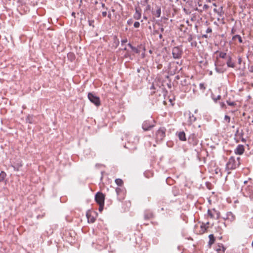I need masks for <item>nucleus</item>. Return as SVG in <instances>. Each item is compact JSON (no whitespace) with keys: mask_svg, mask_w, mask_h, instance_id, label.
Here are the masks:
<instances>
[{"mask_svg":"<svg viewBox=\"0 0 253 253\" xmlns=\"http://www.w3.org/2000/svg\"><path fill=\"white\" fill-rule=\"evenodd\" d=\"M240 158L239 157H238L236 160L234 157L231 156L230 157L225 167V170L228 171V174L230 173V172L229 171V170L234 169L240 166Z\"/></svg>","mask_w":253,"mask_h":253,"instance_id":"nucleus-1","label":"nucleus"},{"mask_svg":"<svg viewBox=\"0 0 253 253\" xmlns=\"http://www.w3.org/2000/svg\"><path fill=\"white\" fill-rule=\"evenodd\" d=\"M166 129L164 127H161L156 132V140L157 142L161 141L166 136Z\"/></svg>","mask_w":253,"mask_h":253,"instance_id":"nucleus-2","label":"nucleus"},{"mask_svg":"<svg viewBox=\"0 0 253 253\" xmlns=\"http://www.w3.org/2000/svg\"><path fill=\"white\" fill-rule=\"evenodd\" d=\"M155 126V122L153 121H145L142 125V128L144 131H148L151 130Z\"/></svg>","mask_w":253,"mask_h":253,"instance_id":"nucleus-3","label":"nucleus"},{"mask_svg":"<svg viewBox=\"0 0 253 253\" xmlns=\"http://www.w3.org/2000/svg\"><path fill=\"white\" fill-rule=\"evenodd\" d=\"M182 49L179 46H175L172 48V54L174 59H179L181 58L182 54Z\"/></svg>","mask_w":253,"mask_h":253,"instance_id":"nucleus-4","label":"nucleus"},{"mask_svg":"<svg viewBox=\"0 0 253 253\" xmlns=\"http://www.w3.org/2000/svg\"><path fill=\"white\" fill-rule=\"evenodd\" d=\"M88 98L89 101L93 103L95 105L98 106L100 104V100L99 97L95 95L92 93H88Z\"/></svg>","mask_w":253,"mask_h":253,"instance_id":"nucleus-5","label":"nucleus"},{"mask_svg":"<svg viewBox=\"0 0 253 253\" xmlns=\"http://www.w3.org/2000/svg\"><path fill=\"white\" fill-rule=\"evenodd\" d=\"M188 141L193 145H196L199 142L197 134L195 133L191 134L188 137Z\"/></svg>","mask_w":253,"mask_h":253,"instance_id":"nucleus-6","label":"nucleus"},{"mask_svg":"<svg viewBox=\"0 0 253 253\" xmlns=\"http://www.w3.org/2000/svg\"><path fill=\"white\" fill-rule=\"evenodd\" d=\"M95 200L98 204H104L105 196L101 192H97L95 196Z\"/></svg>","mask_w":253,"mask_h":253,"instance_id":"nucleus-7","label":"nucleus"},{"mask_svg":"<svg viewBox=\"0 0 253 253\" xmlns=\"http://www.w3.org/2000/svg\"><path fill=\"white\" fill-rule=\"evenodd\" d=\"M116 192L118 195V199L119 200L124 199L125 192L124 189L121 187H117L116 188Z\"/></svg>","mask_w":253,"mask_h":253,"instance_id":"nucleus-8","label":"nucleus"},{"mask_svg":"<svg viewBox=\"0 0 253 253\" xmlns=\"http://www.w3.org/2000/svg\"><path fill=\"white\" fill-rule=\"evenodd\" d=\"M245 151L244 146L243 145L239 144L237 146L236 148L234 150V153L236 155H242Z\"/></svg>","mask_w":253,"mask_h":253,"instance_id":"nucleus-9","label":"nucleus"},{"mask_svg":"<svg viewBox=\"0 0 253 253\" xmlns=\"http://www.w3.org/2000/svg\"><path fill=\"white\" fill-rule=\"evenodd\" d=\"M135 13L133 15V17L135 19L139 20L141 17V13L140 8L136 7Z\"/></svg>","mask_w":253,"mask_h":253,"instance_id":"nucleus-10","label":"nucleus"},{"mask_svg":"<svg viewBox=\"0 0 253 253\" xmlns=\"http://www.w3.org/2000/svg\"><path fill=\"white\" fill-rule=\"evenodd\" d=\"M227 61L226 62V64L227 67H230V68H234L235 65L234 62L232 61V57L230 55H228V57L227 58Z\"/></svg>","mask_w":253,"mask_h":253,"instance_id":"nucleus-11","label":"nucleus"},{"mask_svg":"<svg viewBox=\"0 0 253 253\" xmlns=\"http://www.w3.org/2000/svg\"><path fill=\"white\" fill-rule=\"evenodd\" d=\"M213 11L217 13L219 17H222L224 14L222 6H220L218 8H214Z\"/></svg>","mask_w":253,"mask_h":253,"instance_id":"nucleus-12","label":"nucleus"},{"mask_svg":"<svg viewBox=\"0 0 253 253\" xmlns=\"http://www.w3.org/2000/svg\"><path fill=\"white\" fill-rule=\"evenodd\" d=\"M213 211L216 213V216L215 217V215L210 210H208V214L211 218H216L217 219L219 216V212H217L214 209L213 210Z\"/></svg>","mask_w":253,"mask_h":253,"instance_id":"nucleus-13","label":"nucleus"},{"mask_svg":"<svg viewBox=\"0 0 253 253\" xmlns=\"http://www.w3.org/2000/svg\"><path fill=\"white\" fill-rule=\"evenodd\" d=\"M178 136L180 140L186 141V138L185 133L184 131H180L178 133Z\"/></svg>","mask_w":253,"mask_h":253,"instance_id":"nucleus-14","label":"nucleus"},{"mask_svg":"<svg viewBox=\"0 0 253 253\" xmlns=\"http://www.w3.org/2000/svg\"><path fill=\"white\" fill-rule=\"evenodd\" d=\"M188 116H189L188 122L190 124H191L192 123L194 122L196 120V118L191 112H189Z\"/></svg>","mask_w":253,"mask_h":253,"instance_id":"nucleus-15","label":"nucleus"},{"mask_svg":"<svg viewBox=\"0 0 253 253\" xmlns=\"http://www.w3.org/2000/svg\"><path fill=\"white\" fill-rule=\"evenodd\" d=\"M237 40L240 43L243 42L242 37L239 35H236L232 37V40L236 41Z\"/></svg>","mask_w":253,"mask_h":253,"instance_id":"nucleus-16","label":"nucleus"},{"mask_svg":"<svg viewBox=\"0 0 253 253\" xmlns=\"http://www.w3.org/2000/svg\"><path fill=\"white\" fill-rule=\"evenodd\" d=\"M214 173L218 175L219 177L222 176V172L221 170L219 168H216L214 170Z\"/></svg>","mask_w":253,"mask_h":253,"instance_id":"nucleus-17","label":"nucleus"},{"mask_svg":"<svg viewBox=\"0 0 253 253\" xmlns=\"http://www.w3.org/2000/svg\"><path fill=\"white\" fill-rule=\"evenodd\" d=\"M209 244L210 245H211V244H213L214 240H215L214 237L213 235V234L209 235Z\"/></svg>","mask_w":253,"mask_h":253,"instance_id":"nucleus-18","label":"nucleus"},{"mask_svg":"<svg viewBox=\"0 0 253 253\" xmlns=\"http://www.w3.org/2000/svg\"><path fill=\"white\" fill-rule=\"evenodd\" d=\"M86 217L87 218V219H88V222H90L91 223H93L95 220V219L93 217H91L88 213H86Z\"/></svg>","mask_w":253,"mask_h":253,"instance_id":"nucleus-19","label":"nucleus"},{"mask_svg":"<svg viewBox=\"0 0 253 253\" xmlns=\"http://www.w3.org/2000/svg\"><path fill=\"white\" fill-rule=\"evenodd\" d=\"M219 57L223 59H226L227 58L228 55L225 52H220L219 54Z\"/></svg>","mask_w":253,"mask_h":253,"instance_id":"nucleus-20","label":"nucleus"},{"mask_svg":"<svg viewBox=\"0 0 253 253\" xmlns=\"http://www.w3.org/2000/svg\"><path fill=\"white\" fill-rule=\"evenodd\" d=\"M5 176L6 173L3 171H1L0 173V181H3L5 179Z\"/></svg>","mask_w":253,"mask_h":253,"instance_id":"nucleus-21","label":"nucleus"},{"mask_svg":"<svg viewBox=\"0 0 253 253\" xmlns=\"http://www.w3.org/2000/svg\"><path fill=\"white\" fill-rule=\"evenodd\" d=\"M115 183H116L117 185H118V186H122L123 184V180L121 179H120V178H117L115 180Z\"/></svg>","mask_w":253,"mask_h":253,"instance_id":"nucleus-22","label":"nucleus"},{"mask_svg":"<svg viewBox=\"0 0 253 253\" xmlns=\"http://www.w3.org/2000/svg\"><path fill=\"white\" fill-rule=\"evenodd\" d=\"M227 218L230 220H233L234 219V216L231 212H229L227 214Z\"/></svg>","mask_w":253,"mask_h":253,"instance_id":"nucleus-23","label":"nucleus"},{"mask_svg":"<svg viewBox=\"0 0 253 253\" xmlns=\"http://www.w3.org/2000/svg\"><path fill=\"white\" fill-rule=\"evenodd\" d=\"M161 14V7H159V8L156 10V16L157 18H159V17H160Z\"/></svg>","mask_w":253,"mask_h":253,"instance_id":"nucleus-24","label":"nucleus"},{"mask_svg":"<svg viewBox=\"0 0 253 253\" xmlns=\"http://www.w3.org/2000/svg\"><path fill=\"white\" fill-rule=\"evenodd\" d=\"M153 215L152 213L149 212L148 213H145L144 215V218L145 219H150L151 218L153 217Z\"/></svg>","mask_w":253,"mask_h":253,"instance_id":"nucleus-25","label":"nucleus"},{"mask_svg":"<svg viewBox=\"0 0 253 253\" xmlns=\"http://www.w3.org/2000/svg\"><path fill=\"white\" fill-rule=\"evenodd\" d=\"M135 53H139L140 50L138 48L133 46V47L131 49Z\"/></svg>","mask_w":253,"mask_h":253,"instance_id":"nucleus-26","label":"nucleus"},{"mask_svg":"<svg viewBox=\"0 0 253 253\" xmlns=\"http://www.w3.org/2000/svg\"><path fill=\"white\" fill-rule=\"evenodd\" d=\"M183 11L184 12L185 14L186 15H189L191 13L190 10L188 9H186V8H183Z\"/></svg>","mask_w":253,"mask_h":253,"instance_id":"nucleus-27","label":"nucleus"},{"mask_svg":"<svg viewBox=\"0 0 253 253\" xmlns=\"http://www.w3.org/2000/svg\"><path fill=\"white\" fill-rule=\"evenodd\" d=\"M224 120L227 123H229L230 121V117L228 115H225L224 116Z\"/></svg>","mask_w":253,"mask_h":253,"instance_id":"nucleus-28","label":"nucleus"},{"mask_svg":"<svg viewBox=\"0 0 253 253\" xmlns=\"http://www.w3.org/2000/svg\"><path fill=\"white\" fill-rule=\"evenodd\" d=\"M104 204H99V207L98 210L100 212H101L102 211L104 208Z\"/></svg>","mask_w":253,"mask_h":253,"instance_id":"nucleus-29","label":"nucleus"},{"mask_svg":"<svg viewBox=\"0 0 253 253\" xmlns=\"http://www.w3.org/2000/svg\"><path fill=\"white\" fill-rule=\"evenodd\" d=\"M227 103L228 105L231 106H234L236 105V103L234 102H230L229 101H227Z\"/></svg>","mask_w":253,"mask_h":253,"instance_id":"nucleus-30","label":"nucleus"},{"mask_svg":"<svg viewBox=\"0 0 253 253\" xmlns=\"http://www.w3.org/2000/svg\"><path fill=\"white\" fill-rule=\"evenodd\" d=\"M199 86H200V88L201 89H203V90H204V89H205V88H206V87H205V84H203V83H200V85H199Z\"/></svg>","mask_w":253,"mask_h":253,"instance_id":"nucleus-31","label":"nucleus"},{"mask_svg":"<svg viewBox=\"0 0 253 253\" xmlns=\"http://www.w3.org/2000/svg\"><path fill=\"white\" fill-rule=\"evenodd\" d=\"M135 28H138L140 26V23L139 22H135L133 25Z\"/></svg>","mask_w":253,"mask_h":253,"instance_id":"nucleus-32","label":"nucleus"},{"mask_svg":"<svg viewBox=\"0 0 253 253\" xmlns=\"http://www.w3.org/2000/svg\"><path fill=\"white\" fill-rule=\"evenodd\" d=\"M127 42V40L126 38H125L121 40V44L123 45L124 44L126 43Z\"/></svg>","mask_w":253,"mask_h":253,"instance_id":"nucleus-33","label":"nucleus"},{"mask_svg":"<svg viewBox=\"0 0 253 253\" xmlns=\"http://www.w3.org/2000/svg\"><path fill=\"white\" fill-rule=\"evenodd\" d=\"M221 96L220 95H217L216 98H212V99L214 100L215 102H216L217 100H219Z\"/></svg>","mask_w":253,"mask_h":253,"instance_id":"nucleus-34","label":"nucleus"},{"mask_svg":"<svg viewBox=\"0 0 253 253\" xmlns=\"http://www.w3.org/2000/svg\"><path fill=\"white\" fill-rule=\"evenodd\" d=\"M201 228L203 232H205L206 230L205 225H204L203 224L201 225Z\"/></svg>","mask_w":253,"mask_h":253,"instance_id":"nucleus-35","label":"nucleus"},{"mask_svg":"<svg viewBox=\"0 0 253 253\" xmlns=\"http://www.w3.org/2000/svg\"><path fill=\"white\" fill-rule=\"evenodd\" d=\"M221 17H219L217 18V20L218 21H221L222 22V23L223 24L224 23V18L222 17L221 18Z\"/></svg>","mask_w":253,"mask_h":253,"instance_id":"nucleus-36","label":"nucleus"},{"mask_svg":"<svg viewBox=\"0 0 253 253\" xmlns=\"http://www.w3.org/2000/svg\"><path fill=\"white\" fill-rule=\"evenodd\" d=\"M242 59L241 57L239 56V57H238V64H241V62H242Z\"/></svg>","mask_w":253,"mask_h":253,"instance_id":"nucleus-37","label":"nucleus"},{"mask_svg":"<svg viewBox=\"0 0 253 253\" xmlns=\"http://www.w3.org/2000/svg\"><path fill=\"white\" fill-rule=\"evenodd\" d=\"M215 70L218 73H222L223 72V71L221 70V69H220L217 67H215Z\"/></svg>","mask_w":253,"mask_h":253,"instance_id":"nucleus-38","label":"nucleus"},{"mask_svg":"<svg viewBox=\"0 0 253 253\" xmlns=\"http://www.w3.org/2000/svg\"><path fill=\"white\" fill-rule=\"evenodd\" d=\"M212 32V30L211 28L209 27L207 28V29L206 30V32L207 33H211Z\"/></svg>","mask_w":253,"mask_h":253,"instance_id":"nucleus-39","label":"nucleus"},{"mask_svg":"<svg viewBox=\"0 0 253 253\" xmlns=\"http://www.w3.org/2000/svg\"><path fill=\"white\" fill-rule=\"evenodd\" d=\"M125 57H128L129 59H131V57H130V55L129 54V53L127 52L125 55Z\"/></svg>","mask_w":253,"mask_h":253,"instance_id":"nucleus-40","label":"nucleus"},{"mask_svg":"<svg viewBox=\"0 0 253 253\" xmlns=\"http://www.w3.org/2000/svg\"><path fill=\"white\" fill-rule=\"evenodd\" d=\"M127 23L128 25H130L132 23V20L131 19H129L127 20Z\"/></svg>","mask_w":253,"mask_h":253,"instance_id":"nucleus-41","label":"nucleus"},{"mask_svg":"<svg viewBox=\"0 0 253 253\" xmlns=\"http://www.w3.org/2000/svg\"><path fill=\"white\" fill-rule=\"evenodd\" d=\"M160 32H161V33H163L164 31V28H163V27L162 26H161V27L160 28Z\"/></svg>","mask_w":253,"mask_h":253,"instance_id":"nucleus-42","label":"nucleus"},{"mask_svg":"<svg viewBox=\"0 0 253 253\" xmlns=\"http://www.w3.org/2000/svg\"><path fill=\"white\" fill-rule=\"evenodd\" d=\"M102 15L103 16V17H105L107 15V12L106 11H103L102 12Z\"/></svg>","mask_w":253,"mask_h":253,"instance_id":"nucleus-43","label":"nucleus"},{"mask_svg":"<svg viewBox=\"0 0 253 253\" xmlns=\"http://www.w3.org/2000/svg\"><path fill=\"white\" fill-rule=\"evenodd\" d=\"M159 37L160 39L162 40L163 41H164V39H163V35L162 33H160L159 35Z\"/></svg>","mask_w":253,"mask_h":253,"instance_id":"nucleus-44","label":"nucleus"},{"mask_svg":"<svg viewBox=\"0 0 253 253\" xmlns=\"http://www.w3.org/2000/svg\"><path fill=\"white\" fill-rule=\"evenodd\" d=\"M149 0H144L143 5H145L146 4H148Z\"/></svg>","mask_w":253,"mask_h":253,"instance_id":"nucleus-45","label":"nucleus"},{"mask_svg":"<svg viewBox=\"0 0 253 253\" xmlns=\"http://www.w3.org/2000/svg\"><path fill=\"white\" fill-rule=\"evenodd\" d=\"M209 7V6L207 4H204L203 6V9H207Z\"/></svg>","mask_w":253,"mask_h":253,"instance_id":"nucleus-46","label":"nucleus"},{"mask_svg":"<svg viewBox=\"0 0 253 253\" xmlns=\"http://www.w3.org/2000/svg\"><path fill=\"white\" fill-rule=\"evenodd\" d=\"M74 56V55L73 53H70L68 54V57H73Z\"/></svg>","mask_w":253,"mask_h":253,"instance_id":"nucleus-47","label":"nucleus"},{"mask_svg":"<svg viewBox=\"0 0 253 253\" xmlns=\"http://www.w3.org/2000/svg\"><path fill=\"white\" fill-rule=\"evenodd\" d=\"M220 106L222 108H224L225 105L223 102H220Z\"/></svg>","mask_w":253,"mask_h":253,"instance_id":"nucleus-48","label":"nucleus"},{"mask_svg":"<svg viewBox=\"0 0 253 253\" xmlns=\"http://www.w3.org/2000/svg\"><path fill=\"white\" fill-rule=\"evenodd\" d=\"M127 45L131 49L133 46L132 45V44L130 43H128L127 44Z\"/></svg>","mask_w":253,"mask_h":253,"instance_id":"nucleus-49","label":"nucleus"},{"mask_svg":"<svg viewBox=\"0 0 253 253\" xmlns=\"http://www.w3.org/2000/svg\"><path fill=\"white\" fill-rule=\"evenodd\" d=\"M127 45L131 49L133 46L132 45V44L130 43H128L127 44Z\"/></svg>","mask_w":253,"mask_h":253,"instance_id":"nucleus-50","label":"nucleus"},{"mask_svg":"<svg viewBox=\"0 0 253 253\" xmlns=\"http://www.w3.org/2000/svg\"><path fill=\"white\" fill-rule=\"evenodd\" d=\"M88 22H89V25L90 26H92V23H93V21H90V20H89V21H88Z\"/></svg>","mask_w":253,"mask_h":253,"instance_id":"nucleus-51","label":"nucleus"},{"mask_svg":"<svg viewBox=\"0 0 253 253\" xmlns=\"http://www.w3.org/2000/svg\"><path fill=\"white\" fill-rule=\"evenodd\" d=\"M191 40H192V37H191V36H190L188 38V40L189 42H190Z\"/></svg>","mask_w":253,"mask_h":253,"instance_id":"nucleus-52","label":"nucleus"},{"mask_svg":"<svg viewBox=\"0 0 253 253\" xmlns=\"http://www.w3.org/2000/svg\"><path fill=\"white\" fill-rule=\"evenodd\" d=\"M26 121H27V122H29V121H31V120H30L29 117H28V118H27Z\"/></svg>","mask_w":253,"mask_h":253,"instance_id":"nucleus-53","label":"nucleus"},{"mask_svg":"<svg viewBox=\"0 0 253 253\" xmlns=\"http://www.w3.org/2000/svg\"><path fill=\"white\" fill-rule=\"evenodd\" d=\"M250 71L252 72H253V67H251V69H250Z\"/></svg>","mask_w":253,"mask_h":253,"instance_id":"nucleus-54","label":"nucleus"},{"mask_svg":"<svg viewBox=\"0 0 253 253\" xmlns=\"http://www.w3.org/2000/svg\"><path fill=\"white\" fill-rule=\"evenodd\" d=\"M242 141L243 142H245V141H246V139H245V138H243L242 139Z\"/></svg>","mask_w":253,"mask_h":253,"instance_id":"nucleus-55","label":"nucleus"},{"mask_svg":"<svg viewBox=\"0 0 253 253\" xmlns=\"http://www.w3.org/2000/svg\"><path fill=\"white\" fill-rule=\"evenodd\" d=\"M224 251H225V248L224 247H222V252H224Z\"/></svg>","mask_w":253,"mask_h":253,"instance_id":"nucleus-56","label":"nucleus"},{"mask_svg":"<svg viewBox=\"0 0 253 253\" xmlns=\"http://www.w3.org/2000/svg\"><path fill=\"white\" fill-rule=\"evenodd\" d=\"M111 14L110 13H109L108 15V17L110 18H111Z\"/></svg>","mask_w":253,"mask_h":253,"instance_id":"nucleus-57","label":"nucleus"},{"mask_svg":"<svg viewBox=\"0 0 253 253\" xmlns=\"http://www.w3.org/2000/svg\"><path fill=\"white\" fill-rule=\"evenodd\" d=\"M102 6L103 7H105V4L104 3H102Z\"/></svg>","mask_w":253,"mask_h":253,"instance_id":"nucleus-58","label":"nucleus"},{"mask_svg":"<svg viewBox=\"0 0 253 253\" xmlns=\"http://www.w3.org/2000/svg\"><path fill=\"white\" fill-rule=\"evenodd\" d=\"M212 4H213V6H216V4L215 3H213Z\"/></svg>","mask_w":253,"mask_h":253,"instance_id":"nucleus-59","label":"nucleus"},{"mask_svg":"<svg viewBox=\"0 0 253 253\" xmlns=\"http://www.w3.org/2000/svg\"><path fill=\"white\" fill-rule=\"evenodd\" d=\"M247 182H248V181L246 180V181H245L244 182V184H247Z\"/></svg>","mask_w":253,"mask_h":253,"instance_id":"nucleus-60","label":"nucleus"},{"mask_svg":"<svg viewBox=\"0 0 253 253\" xmlns=\"http://www.w3.org/2000/svg\"><path fill=\"white\" fill-rule=\"evenodd\" d=\"M194 17H192V18H191V21H194Z\"/></svg>","mask_w":253,"mask_h":253,"instance_id":"nucleus-61","label":"nucleus"},{"mask_svg":"<svg viewBox=\"0 0 253 253\" xmlns=\"http://www.w3.org/2000/svg\"><path fill=\"white\" fill-rule=\"evenodd\" d=\"M231 33H232V34H233V33H234V29H232V31H231Z\"/></svg>","mask_w":253,"mask_h":253,"instance_id":"nucleus-62","label":"nucleus"},{"mask_svg":"<svg viewBox=\"0 0 253 253\" xmlns=\"http://www.w3.org/2000/svg\"><path fill=\"white\" fill-rule=\"evenodd\" d=\"M217 252H219V251H221V250L220 249H217L216 250Z\"/></svg>","mask_w":253,"mask_h":253,"instance_id":"nucleus-63","label":"nucleus"},{"mask_svg":"<svg viewBox=\"0 0 253 253\" xmlns=\"http://www.w3.org/2000/svg\"><path fill=\"white\" fill-rule=\"evenodd\" d=\"M124 50H126V47H125V48H124Z\"/></svg>","mask_w":253,"mask_h":253,"instance_id":"nucleus-64","label":"nucleus"}]
</instances>
